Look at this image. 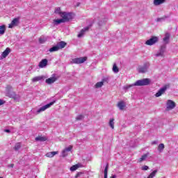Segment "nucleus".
<instances>
[{"instance_id":"f257e3e1","label":"nucleus","mask_w":178,"mask_h":178,"mask_svg":"<svg viewBox=\"0 0 178 178\" xmlns=\"http://www.w3.org/2000/svg\"><path fill=\"white\" fill-rule=\"evenodd\" d=\"M149 83H151V80L149 79H143L140 80H138L136 81V83L131 84V85H127L124 87V90H130L131 87L134 86H138V87H141L143 86H149Z\"/></svg>"},{"instance_id":"f03ea898","label":"nucleus","mask_w":178,"mask_h":178,"mask_svg":"<svg viewBox=\"0 0 178 178\" xmlns=\"http://www.w3.org/2000/svg\"><path fill=\"white\" fill-rule=\"evenodd\" d=\"M67 45V43L63 41H60V42H58L56 45L52 47L49 49V52H56V51H59V49H63Z\"/></svg>"},{"instance_id":"7ed1b4c3","label":"nucleus","mask_w":178,"mask_h":178,"mask_svg":"<svg viewBox=\"0 0 178 178\" xmlns=\"http://www.w3.org/2000/svg\"><path fill=\"white\" fill-rule=\"evenodd\" d=\"M60 16V17H62V19L64 21L65 23L73 19V17H72V13H70L63 12V13Z\"/></svg>"},{"instance_id":"20e7f679","label":"nucleus","mask_w":178,"mask_h":178,"mask_svg":"<svg viewBox=\"0 0 178 178\" xmlns=\"http://www.w3.org/2000/svg\"><path fill=\"white\" fill-rule=\"evenodd\" d=\"M149 68V63H145L143 65L138 67V73H147L148 69Z\"/></svg>"},{"instance_id":"39448f33","label":"nucleus","mask_w":178,"mask_h":178,"mask_svg":"<svg viewBox=\"0 0 178 178\" xmlns=\"http://www.w3.org/2000/svg\"><path fill=\"white\" fill-rule=\"evenodd\" d=\"M168 88H170V84H166L163 88H160V90L156 93L155 97L157 98L161 97L162 94H165V91L168 90Z\"/></svg>"},{"instance_id":"423d86ee","label":"nucleus","mask_w":178,"mask_h":178,"mask_svg":"<svg viewBox=\"0 0 178 178\" xmlns=\"http://www.w3.org/2000/svg\"><path fill=\"white\" fill-rule=\"evenodd\" d=\"M87 60V57H80L73 58L71 61V63H74L75 65H80L81 63H84Z\"/></svg>"},{"instance_id":"0eeeda50","label":"nucleus","mask_w":178,"mask_h":178,"mask_svg":"<svg viewBox=\"0 0 178 178\" xmlns=\"http://www.w3.org/2000/svg\"><path fill=\"white\" fill-rule=\"evenodd\" d=\"M54 104H55V101L51 102L42 107H40L38 111H37V113H41V112H44V111H45L46 109H48V108H51V106H52V105H54Z\"/></svg>"},{"instance_id":"6e6552de","label":"nucleus","mask_w":178,"mask_h":178,"mask_svg":"<svg viewBox=\"0 0 178 178\" xmlns=\"http://www.w3.org/2000/svg\"><path fill=\"white\" fill-rule=\"evenodd\" d=\"M158 37L156 36H152L150 39L147 40L145 42L146 45H154V44H156L158 42Z\"/></svg>"},{"instance_id":"1a4fd4ad","label":"nucleus","mask_w":178,"mask_h":178,"mask_svg":"<svg viewBox=\"0 0 178 178\" xmlns=\"http://www.w3.org/2000/svg\"><path fill=\"white\" fill-rule=\"evenodd\" d=\"M12 90H13V88H12V86H10V85H8L6 87V97H8L9 98H10L11 97L13 96V95L15 92L12 91Z\"/></svg>"},{"instance_id":"9d476101","label":"nucleus","mask_w":178,"mask_h":178,"mask_svg":"<svg viewBox=\"0 0 178 178\" xmlns=\"http://www.w3.org/2000/svg\"><path fill=\"white\" fill-rule=\"evenodd\" d=\"M88 30H90V26H86V27L83 28V29H81L77 35L78 38H81V37H83L84 34H86V33H87V31H88Z\"/></svg>"},{"instance_id":"9b49d317","label":"nucleus","mask_w":178,"mask_h":178,"mask_svg":"<svg viewBox=\"0 0 178 178\" xmlns=\"http://www.w3.org/2000/svg\"><path fill=\"white\" fill-rule=\"evenodd\" d=\"M165 51H166V44H163L160 48L159 52L156 54V56H163Z\"/></svg>"},{"instance_id":"f8f14e48","label":"nucleus","mask_w":178,"mask_h":178,"mask_svg":"<svg viewBox=\"0 0 178 178\" xmlns=\"http://www.w3.org/2000/svg\"><path fill=\"white\" fill-rule=\"evenodd\" d=\"M176 108V103L172 100L167 101V109H175Z\"/></svg>"},{"instance_id":"ddd939ff","label":"nucleus","mask_w":178,"mask_h":178,"mask_svg":"<svg viewBox=\"0 0 178 178\" xmlns=\"http://www.w3.org/2000/svg\"><path fill=\"white\" fill-rule=\"evenodd\" d=\"M11 49L9 47H7L5 51L1 54V57L0 58L1 60L4 59V58H6L8 55H9L11 52Z\"/></svg>"},{"instance_id":"4468645a","label":"nucleus","mask_w":178,"mask_h":178,"mask_svg":"<svg viewBox=\"0 0 178 178\" xmlns=\"http://www.w3.org/2000/svg\"><path fill=\"white\" fill-rule=\"evenodd\" d=\"M17 24H19V18H15L8 25V29H13V27H15V26H17Z\"/></svg>"},{"instance_id":"2eb2a0df","label":"nucleus","mask_w":178,"mask_h":178,"mask_svg":"<svg viewBox=\"0 0 178 178\" xmlns=\"http://www.w3.org/2000/svg\"><path fill=\"white\" fill-rule=\"evenodd\" d=\"M48 65V60L47 58L42 59L40 63H39V67L40 68H44Z\"/></svg>"},{"instance_id":"dca6fc26","label":"nucleus","mask_w":178,"mask_h":178,"mask_svg":"<svg viewBox=\"0 0 178 178\" xmlns=\"http://www.w3.org/2000/svg\"><path fill=\"white\" fill-rule=\"evenodd\" d=\"M56 80H58V78H56V76H51L46 79L45 83H47V84H54V83H55Z\"/></svg>"},{"instance_id":"f3484780","label":"nucleus","mask_w":178,"mask_h":178,"mask_svg":"<svg viewBox=\"0 0 178 178\" xmlns=\"http://www.w3.org/2000/svg\"><path fill=\"white\" fill-rule=\"evenodd\" d=\"M117 106L119 108L120 111H123V109L126 108V103H124L123 101H121L118 103Z\"/></svg>"},{"instance_id":"a211bd4d","label":"nucleus","mask_w":178,"mask_h":178,"mask_svg":"<svg viewBox=\"0 0 178 178\" xmlns=\"http://www.w3.org/2000/svg\"><path fill=\"white\" fill-rule=\"evenodd\" d=\"M44 79H45L44 76H35L32 79V81L33 83H37V81H40Z\"/></svg>"},{"instance_id":"6ab92c4d","label":"nucleus","mask_w":178,"mask_h":178,"mask_svg":"<svg viewBox=\"0 0 178 178\" xmlns=\"http://www.w3.org/2000/svg\"><path fill=\"white\" fill-rule=\"evenodd\" d=\"M166 0H154V5L155 6H159V5H162V3H165Z\"/></svg>"},{"instance_id":"aec40b11","label":"nucleus","mask_w":178,"mask_h":178,"mask_svg":"<svg viewBox=\"0 0 178 178\" xmlns=\"http://www.w3.org/2000/svg\"><path fill=\"white\" fill-rule=\"evenodd\" d=\"M10 98H13L16 102H19L20 101V95H16V92L13 93V96Z\"/></svg>"},{"instance_id":"412c9836","label":"nucleus","mask_w":178,"mask_h":178,"mask_svg":"<svg viewBox=\"0 0 178 178\" xmlns=\"http://www.w3.org/2000/svg\"><path fill=\"white\" fill-rule=\"evenodd\" d=\"M5 31H6V26H0V35H3V34H5Z\"/></svg>"},{"instance_id":"4be33fe9","label":"nucleus","mask_w":178,"mask_h":178,"mask_svg":"<svg viewBox=\"0 0 178 178\" xmlns=\"http://www.w3.org/2000/svg\"><path fill=\"white\" fill-rule=\"evenodd\" d=\"M47 40H48V38L47 36L42 35L39 38V42L40 44H44L47 41Z\"/></svg>"},{"instance_id":"5701e85b","label":"nucleus","mask_w":178,"mask_h":178,"mask_svg":"<svg viewBox=\"0 0 178 178\" xmlns=\"http://www.w3.org/2000/svg\"><path fill=\"white\" fill-rule=\"evenodd\" d=\"M78 168H81V164L74 165L70 169L71 172H74V170H77Z\"/></svg>"},{"instance_id":"b1692460","label":"nucleus","mask_w":178,"mask_h":178,"mask_svg":"<svg viewBox=\"0 0 178 178\" xmlns=\"http://www.w3.org/2000/svg\"><path fill=\"white\" fill-rule=\"evenodd\" d=\"M148 155H149V152L143 154L141 158L139 159V162H143V161H145V159H147V158L148 157Z\"/></svg>"},{"instance_id":"393cba45","label":"nucleus","mask_w":178,"mask_h":178,"mask_svg":"<svg viewBox=\"0 0 178 178\" xmlns=\"http://www.w3.org/2000/svg\"><path fill=\"white\" fill-rule=\"evenodd\" d=\"M60 23H65L62 18L54 20V24H55V26H58V24H60Z\"/></svg>"},{"instance_id":"a878e982","label":"nucleus","mask_w":178,"mask_h":178,"mask_svg":"<svg viewBox=\"0 0 178 178\" xmlns=\"http://www.w3.org/2000/svg\"><path fill=\"white\" fill-rule=\"evenodd\" d=\"M58 154V152H49L46 154V156H47V158H53V156H55V155H56Z\"/></svg>"},{"instance_id":"bb28decb","label":"nucleus","mask_w":178,"mask_h":178,"mask_svg":"<svg viewBox=\"0 0 178 178\" xmlns=\"http://www.w3.org/2000/svg\"><path fill=\"white\" fill-rule=\"evenodd\" d=\"M35 141H41V142H44V141H47V138L44 136H38L35 138Z\"/></svg>"},{"instance_id":"cd10ccee","label":"nucleus","mask_w":178,"mask_h":178,"mask_svg":"<svg viewBox=\"0 0 178 178\" xmlns=\"http://www.w3.org/2000/svg\"><path fill=\"white\" fill-rule=\"evenodd\" d=\"M169 38H170V35H169V33L165 34V38L163 39L165 44H169Z\"/></svg>"},{"instance_id":"c85d7f7f","label":"nucleus","mask_w":178,"mask_h":178,"mask_svg":"<svg viewBox=\"0 0 178 178\" xmlns=\"http://www.w3.org/2000/svg\"><path fill=\"white\" fill-rule=\"evenodd\" d=\"M109 126L111 129H115V119L111 118L109 121Z\"/></svg>"},{"instance_id":"c756f323","label":"nucleus","mask_w":178,"mask_h":178,"mask_svg":"<svg viewBox=\"0 0 178 178\" xmlns=\"http://www.w3.org/2000/svg\"><path fill=\"white\" fill-rule=\"evenodd\" d=\"M165 149V145L163 143L159 144L158 147V151L162 152Z\"/></svg>"},{"instance_id":"7c9ffc66","label":"nucleus","mask_w":178,"mask_h":178,"mask_svg":"<svg viewBox=\"0 0 178 178\" xmlns=\"http://www.w3.org/2000/svg\"><path fill=\"white\" fill-rule=\"evenodd\" d=\"M113 72L114 73H119V67H118V65H116V63L113 64Z\"/></svg>"},{"instance_id":"2f4dec72","label":"nucleus","mask_w":178,"mask_h":178,"mask_svg":"<svg viewBox=\"0 0 178 178\" xmlns=\"http://www.w3.org/2000/svg\"><path fill=\"white\" fill-rule=\"evenodd\" d=\"M109 168V164H106L104 169V178H108V168Z\"/></svg>"},{"instance_id":"473e14b6","label":"nucleus","mask_w":178,"mask_h":178,"mask_svg":"<svg viewBox=\"0 0 178 178\" xmlns=\"http://www.w3.org/2000/svg\"><path fill=\"white\" fill-rule=\"evenodd\" d=\"M104 86V81L97 82L95 84V88H101Z\"/></svg>"},{"instance_id":"72a5a7b5","label":"nucleus","mask_w":178,"mask_h":178,"mask_svg":"<svg viewBox=\"0 0 178 178\" xmlns=\"http://www.w3.org/2000/svg\"><path fill=\"white\" fill-rule=\"evenodd\" d=\"M22 147V145L20 144V143H17L15 144L14 149L15 151H19V149H20Z\"/></svg>"},{"instance_id":"f704fd0d","label":"nucleus","mask_w":178,"mask_h":178,"mask_svg":"<svg viewBox=\"0 0 178 178\" xmlns=\"http://www.w3.org/2000/svg\"><path fill=\"white\" fill-rule=\"evenodd\" d=\"M63 13V12L60 11V8H59V7L56 8L55 10V13L56 15H59L60 16V15H62Z\"/></svg>"},{"instance_id":"c9c22d12","label":"nucleus","mask_w":178,"mask_h":178,"mask_svg":"<svg viewBox=\"0 0 178 178\" xmlns=\"http://www.w3.org/2000/svg\"><path fill=\"white\" fill-rule=\"evenodd\" d=\"M168 17L165 16L161 18H157L156 22H165V19H167Z\"/></svg>"},{"instance_id":"e433bc0d","label":"nucleus","mask_w":178,"mask_h":178,"mask_svg":"<svg viewBox=\"0 0 178 178\" xmlns=\"http://www.w3.org/2000/svg\"><path fill=\"white\" fill-rule=\"evenodd\" d=\"M84 119V115H79L76 118V120H83Z\"/></svg>"},{"instance_id":"4c0bfd02","label":"nucleus","mask_w":178,"mask_h":178,"mask_svg":"<svg viewBox=\"0 0 178 178\" xmlns=\"http://www.w3.org/2000/svg\"><path fill=\"white\" fill-rule=\"evenodd\" d=\"M72 149H73V146H70L68 147H66L65 149V150L67 152H70V151H72Z\"/></svg>"},{"instance_id":"58836bf2","label":"nucleus","mask_w":178,"mask_h":178,"mask_svg":"<svg viewBox=\"0 0 178 178\" xmlns=\"http://www.w3.org/2000/svg\"><path fill=\"white\" fill-rule=\"evenodd\" d=\"M62 156L63 158H65V156H67V152L65 149L63 150V152H62Z\"/></svg>"},{"instance_id":"ea45409f","label":"nucleus","mask_w":178,"mask_h":178,"mask_svg":"<svg viewBox=\"0 0 178 178\" xmlns=\"http://www.w3.org/2000/svg\"><path fill=\"white\" fill-rule=\"evenodd\" d=\"M102 81H103V84L104 83H108L109 81V77L103 78Z\"/></svg>"},{"instance_id":"a19ab883","label":"nucleus","mask_w":178,"mask_h":178,"mask_svg":"<svg viewBox=\"0 0 178 178\" xmlns=\"http://www.w3.org/2000/svg\"><path fill=\"white\" fill-rule=\"evenodd\" d=\"M148 169H149V167H148L147 165H143V166L141 168V170H148Z\"/></svg>"},{"instance_id":"79ce46f5","label":"nucleus","mask_w":178,"mask_h":178,"mask_svg":"<svg viewBox=\"0 0 178 178\" xmlns=\"http://www.w3.org/2000/svg\"><path fill=\"white\" fill-rule=\"evenodd\" d=\"M156 144H158V140H154L152 142V145H155Z\"/></svg>"},{"instance_id":"37998d69","label":"nucleus","mask_w":178,"mask_h":178,"mask_svg":"<svg viewBox=\"0 0 178 178\" xmlns=\"http://www.w3.org/2000/svg\"><path fill=\"white\" fill-rule=\"evenodd\" d=\"M3 104H5V102H4L3 99H0V106H1V105H3Z\"/></svg>"},{"instance_id":"c03bdc74","label":"nucleus","mask_w":178,"mask_h":178,"mask_svg":"<svg viewBox=\"0 0 178 178\" xmlns=\"http://www.w3.org/2000/svg\"><path fill=\"white\" fill-rule=\"evenodd\" d=\"M4 131L6 133H10V129H5Z\"/></svg>"},{"instance_id":"a18cd8bd","label":"nucleus","mask_w":178,"mask_h":178,"mask_svg":"<svg viewBox=\"0 0 178 178\" xmlns=\"http://www.w3.org/2000/svg\"><path fill=\"white\" fill-rule=\"evenodd\" d=\"M13 166H15L14 164H10V165H8V168H13Z\"/></svg>"},{"instance_id":"49530a36","label":"nucleus","mask_w":178,"mask_h":178,"mask_svg":"<svg viewBox=\"0 0 178 178\" xmlns=\"http://www.w3.org/2000/svg\"><path fill=\"white\" fill-rule=\"evenodd\" d=\"M81 175V172H78L76 175V177H79Z\"/></svg>"},{"instance_id":"de8ad7c7","label":"nucleus","mask_w":178,"mask_h":178,"mask_svg":"<svg viewBox=\"0 0 178 178\" xmlns=\"http://www.w3.org/2000/svg\"><path fill=\"white\" fill-rule=\"evenodd\" d=\"M117 177H116V175H113L111 177V178H116Z\"/></svg>"},{"instance_id":"09e8293b","label":"nucleus","mask_w":178,"mask_h":178,"mask_svg":"<svg viewBox=\"0 0 178 178\" xmlns=\"http://www.w3.org/2000/svg\"><path fill=\"white\" fill-rule=\"evenodd\" d=\"M80 6V3H78L77 5H76V6Z\"/></svg>"},{"instance_id":"8fccbe9b","label":"nucleus","mask_w":178,"mask_h":178,"mask_svg":"<svg viewBox=\"0 0 178 178\" xmlns=\"http://www.w3.org/2000/svg\"><path fill=\"white\" fill-rule=\"evenodd\" d=\"M99 26H101V22H99Z\"/></svg>"}]
</instances>
